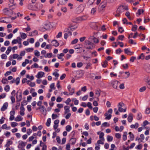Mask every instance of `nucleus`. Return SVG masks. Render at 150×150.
<instances>
[{
  "instance_id": "nucleus-32",
  "label": "nucleus",
  "mask_w": 150,
  "mask_h": 150,
  "mask_svg": "<svg viewBox=\"0 0 150 150\" xmlns=\"http://www.w3.org/2000/svg\"><path fill=\"white\" fill-rule=\"evenodd\" d=\"M146 87L145 86H144L143 87L141 88L139 90V91L140 92H142L144 91L146 89Z\"/></svg>"
},
{
  "instance_id": "nucleus-25",
  "label": "nucleus",
  "mask_w": 150,
  "mask_h": 150,
  "mask_svg": "<svg viewBox=\"0 0 150 150\" xmlns=\"http://www.w3.org/2000/svg\"><path fill=\"white\" fill-rule=\"evenodd\" d=\"M11 49L12 48L10 46H9L8 47L7 50L6 52V53L8 55L9 54V53L11 50Z\"/></svg>"
},
{
  "instance_id": "nucleus-26",
  "label": "nucleus",
  "mask_w": 150,
  "mask_h": 150,
  "mask_svg": "<svg viewBox=\"0 0 150 150\" xmlns=\"http://www.w3.org/2000/svg\"><path fill=\"white\" fill-rule=\"evenodd\" d=\"M104 144V141L102 139H100L98 140L97 142V144H96L95 145H97V144H98V145L99 144Z\"/></svg>"
},
{
  "instance_id": "nucleus-11",
  "label": "nucleus",
  "mask_w": 150,
  "mask_h": 150,
  "mask_svg": "<svg viewBox=\"0 0 150 150\" xmlns=\"http://www.w3.org/2000/svg\"><path fill=\"white\" fill-rule=\"evenodd\" d=\"M44 74V72L42 71L39 72L37 75L36 77L37 78L39 79L42 78Z\"/></svg>"
},
{
  "instance_id": "nucleus-48",
  "label": "nucleus",
  "mask_w": 150,
  "mask_h": 150,
  "mask_svg": "<svg viewBox=\"0 0 150 150\" xmlns=\"http://www.w3.org/2000/svg\"><path fill=\"white\" fill-rule=\"evenodd\" d=\"M116 53L117 54H120L122 52V51L121 50L120 48H119L116 50Z\"/></svg>"
},
{
  "instance_id": "nucleus-22",
  "label": "nucleus",
  "mask_w": 150,
  "mask_h": 150,
  "mask_svg": "<svg viewBox=\"0 0 150 150\" xmlns=\"http://www.w3.org/2000/svg\"><path fill=\"white\" fill-rule=\"evenodd\" d=\"M83 45L81 44H78L74 46V48L76 49H79L82 47Z\"/></svg>"
},
{
  "instance_id": "nucleus-23",
  "label": "nucleus",
  "mask_w": 150,
  "mask_h": 150,
  "mask_svg": "<svg viewBox=\"0 0 150 150\" xmlns=\"http://www.w3.org/2000/svg\"><path fill=\"white\" fill-rule=\"evenodd\" d=\"M105 116H106L105 117L106 119L110 120L111 117L112 115L111 114H109L108 115L107 113L105 114Z\"/></svg>"
},
{
  "instance_id": "nucleus-19",
  "label": "nucleus",
  "mask_w": 150,
  "mask_h": 150,
  "mask_svg": "<svg viewBox=\"0 0 150 150\" xmlns=\"http://www.w3.org/2000/svg\"><path fill=\"white\" fill-rule=\"evenodd\" d=\"M22 120V118L20 115H18L15 118V120L16 121L18 122L21 121Z\"/></svg>"
},
{
  "instance_id": "nucleus-1",
  "label": "nucleus",
  "mask_w": 150,
  "mask_h": 150,
  "mask_svg": "<svg viewBox=\"0 0 150 150\" xmlns=\"http://www.w3.org/2000/svg\"><path fill=\"white\" fill-rule=\"evenodd\" d=\"M128 8L127 6L126 5L120 6L117 9L116 13H120L124 12L125 11L127 10Z\"/></svg>"
},
{
  "instance_id": "nucleus-38",
  "label": "nucleus",
  "mask_w": 150,
  "mask_h": 150,
  "mask_svg": "<svg viewBox=\"0 0 150 150\" xmlns=\"http://www.w3.org/2000/svg\"><path fill=\"white\" fill-rule=\"evenodd\" d=\"M78 41V40L77 38H76L71 41V43L72 45L74 44L77 43Z\"/></svg>"
},
{
  "instance_id": "nucleus-47",
  "label": "nucleus",
  "mask_w": 150,
  "mask_h": 150,
  "mask_svg": "<svg viewBox=\"0 0 150 150\" xmlns=\"http://www.w3.org/2000/svg\"><path fill=\"white\" fill-rule=\"evenodd\" d=\"M16 40H17L18 41L17 42L18 44H21L22 40L19 37H18L17 38Z\"/></svg>"
},
{
  "instance_id": "nucleus-13",
  "label": "nucleus",
  "mask_w": 150,
  "mask_h": 150,
  "mask_svg": "<svg viewBox=\"0 0 150 150\" xmlns=\"http://www.w3.org/2000/svg\"><path fill=\"white\" fill-rule=\"evenodd\" d=\"M77 27V26L76 25L72 26L70 27H69L67 28L68 30H70L71 31H73L76 29Z\"/></svg>"
},
{
  "instance_id": "nucleus-33",
  "label": "nucleus",
  "mask_w": 150,
  "mask_h": 150,
  "mask_svg": "<svg viewBox=\"0 0 150 150\" xmlns=\"http://www.w3.org/2000/svg\"><path fill=\"white\" fill-rule=\"evenodd\" d=\"M125 52V54L128 55L131 54V52L128 49H125L124 50Z\"/></svg>"
},
{
  "instance_id": "nucleus-36",
  "label": "nucleus",
  "mask_w": 150,
  "mask_h": 150,
  "mask_svg": "<svg viewBox=\"0 0 150 150\" xmlns=\"http://www.w3.org/2000/svg\"><path fill=\"white\" fill-rule=\"evenodd\" d=\"M127 133L126 132H124V134L123 135V140L125 141L127 139Z\"/></svg>"
},
{
  "instance_id": "nucleus-28",
  "label": "nucleus",
  "mask_w": 150,
  "mask_h": 150,
  "mask_svg": "<svg viewBox=\"0 0 150 150\" xmlns=\"http://www.w3.org/2000/svg\"><path fill=\"white\" fill-rule=\"evenodd\" d=\"M108 65V62L106 60L104 61L103 63L102 64V67L104 68L106 67Z\"/></svg>"
},
{
  "instance_id": "nucleus-35",
  "label": "nucleus",
  "mask_w": 150,
  "mask_h": 150,
  "mask_svg": "<svg viewBox=\"0 0 150 150\" xmlns=\"http://www.w3.org/2000/svg\"><path fill=\"white\" fill-rule=\"evenodd\" d=\"M144 57V55L143 53H142L141 55L139 56L138 58L137 59H143Z\"/></svg>"
},
{
  "instance_id": "nucleus-8",
  "label": "nucleus",
  "mask_w": 150,
  "mask_h": 150,
  "mask_svg": "<svg viewBox=\"0 0 150 150\" xmlns=\"http://www.w3.org/2000/svg\"><path fill=\"white\" fill-rule=\"evenodd\" d=\"M51 45L55 47H57L59 45V44L57 40H53L51 42Z\"/></svg>"
},
{
  "instance_id": "nucleus-46",
  "label": "nucleus",
  "mask_w": 150,
  "mask_h": 150,
  "mask_svg": "<svg viewBox=\"0 0 150 150\" xmlns=\"http://www.w3.org/2000/svg\"><path fill=\"white\" fill-rule=\"evenodd\" d=\"M118 32H120L121 33H122L124 31V29H123L122 27H120L118 28Z\"/></svg>"
},
{
  "instance_id": "nucleus-39",
  "label": "nucleus",
  "mask_w": 150,
  "mask_h": 150,
  "mask_svg": "<svg viewBox=\"0 0 150 150\" xmlns=\"http://www.w3.org/2000/svg\"><path fill=\"white\" fill-rule=\"evenodd\" d=\"M125 75H124V78H128L130 74L129 72H125L124 73Z\"/></svg>"
},
{
  "instance_id": "nucleus-14",
  "label": "nucleus",
  "mask_w": 150,
  "mask_h": 150,
  "mask_svg": "<svg viewBox=\"0 0 150 150\" xmlns=\"http://www.w3.org/2000/svg\"><path fill=\"white\" fill-rule=\"evenodd\" d=\"M26 144V142H24L23 141L21 142L19 144L18 147H24Z\"/></svg>"
},
{
  "instance_id": "nucleus-61",
  "label": "nucleus",
  "mask_w": 150,
  "mask_h": 150,
  "mask_svg": "<svg viewBox=\"0 0 150 150\" xmlns=\"http://www.w3.org/2000/svg\"><path fill=\"white\" fill-rule=\"evenodd\" d=\"M71 115V113H68L65 116V118L66 119H69Z\"/></svg>"
},
{
  "instance_id": "nucleus-62",
  "label": "nucleus",
  "mask_w": 150,
  "mask_h": 150,
  "mask_svg": "<svg viewBox=\"0 0 150 150\" xmlns=\"http://www.w3.org/2000/svg\"><path fill=\"white\" fill-rule=\"evenodd\" d=\"M57 117V115L55 114H53L52 115V117L53 119H55Z\"/></svg>"
},
{
  "instance_id": "nucleus-6",
  "label": "nucleus",
  "mask_w": 150,
  "mask_h": 150,
  "mask_svg": "<svg viewBox=\"0 0 150 150\" xmlns=\"http://www.w3.org/2000/svg\"><path fill=\"white\" fill-rule=\"evenodd\" d=\"M40 109V112L44 115H45L46 114V110L45 107L42 106L39 107L37 109V110Z\"/></svg>"
},
{
  "instance_id": "nucleus-56",
  "label": "nucleus",
  "mask_w": 150,
  "mask_h": 150,
  "mask_svg": "<svg viewBox=\"0 0 150 150\" xmlns=\"http://www.w3.org/2000/svg\"><path fill=\"white\" fill-rule=\"evenodd\" d=\"M16 82V85H18L20 82V78L19 77H17L16 80H15Z\"/></svg>"
},
{
  "instance_id": "nucleus-50",
  "label": "nucleus",
  "mask_w": 150,
  "mask_h": 150,
  "mask_svg": "<svg viewBox=\"0 0 150 150\" xmlns=\"http://www.w3.org/2000/svg\"><path fill=\"white\" fill-rule=\"evenodd\" d=\"M53 75H54L56 78V79H57L58 77L59 76V74L57 73V72H54L53 73Z\"/></svg>"
},
{
  "instance_id": "nucleus-41",
  "label": "nucleus",
  "mask_w": 150,
  "mask_h": 150,
  "mask_svg": "<svg viewBox=\"0 0 150 150\" xmlns=\"http://www.w3.org/2000/svg\"><path fill=\"white\" fill-rule=\"evenodd\" d=\"M75 89L74 88H73L71 89H70V91H69L70 93H69V95H72L74 93Z\"/></svg>"
},
{
  "instance_id": "nucleus-29",
  "label": "nucleus",
  "mask_w": 150,
  "mask_h": 150,
  "mask_svg": "<svg viewBox=\"0 0 150 150\" xmlns=\"http://www.w3.org/2000/svg\"><path fill=\"white\" fill-rule=\"evenodd\" d=\"M93 41L94 43H97L99 42V40L96 37H94L93 38Z\"/></svg>"
},
{
  "instance_id": "nucleus-24",
  "label": "nucleus",
  "mask_w": 150,
  "mask_h": 150,
  "mask_svg": "<svg viewBox=\"0 0 150 150\" xmlns=\"http://www.w3.org/2000/svg\"><path fill=\"white\" fill-rule=\"evenodd\" d=\"M72 128L71 126L69 125H68L66 127V129L68 132H69L71 129Z\"/></svg>"
},
{
  "instance_id": "nucleus-31",
  "label": "nucleus",
  "mask_w": 150,
  "mask_h": 150,
  "mask_svg": "<svg viewBox=\"0 0 150 150\" xmlns=\"http://www.w3.org/2000/svg\"><path fill=\"white\" fill-rule=\"evenodd\" d=\"M87 18L86 17V16H83L82 17H80L78 18V19L80 20H85Z\"/></svg>"
},
{
  "instance_id": "nucleus-57",
  "label": "nucleus",
  "mask_w": 150,
  "mask_h": 150,
  "mask_svg": "<svg viewBox=\"0 0 150 150\" xmlns=\"http://www.w3.org/2000/svg\"><path fill=\"white\" fill-rule=\"evenodd\" d=\"M146 83L147 88L149 89H150V81L147 79L146 81Z\"/></svg>"
},
{
  "instance_id": "nucleus-42",
  "label": "nucleus",
  "mask_w": 150,
  "mask_h": 150,
  "mask_svg": "<svg viewBox=\"0 0 150 150\" xmlns=\"http://www.w3.org/2000/svg\"><path fill=\"white\" fill-rule=\"evenodd\" d=\"M18 124L17 122H13L11 123V125L12 127H15L17 126Z\"/></svg>"
},
{
  "instance_id": "nucleus-30",
  "label": "nucleus",
  "mask_w": 150,
  "mask_h": 150,
  "mask_svg": "<svg viewBox=\"0 0 150 150\" xmlns=\"http://www.w3.org/2000/svg\"><path fill=\"white\" fill-rule=\"evenodd\" d=\"M139 127V124L136 123L134 125H132V128H137Z\"/></svg>"
},
{
  "instance_id": "nucleus-45",
  "label": "nucleus",
  "mask_w": 150,
  "mask_h": 150,
  "mask_svg": "<svg viewBox=\"0 0 150 150\" xmlns=\"http://www.w3.org/2000/svg\"><path fill=\"white\" fill-rule=\"evenodd\" d=\"M35 55L37 57H38L40 56V54L37 50H35Z\"/></svg>"
},
{
  "instance_id": "nucleus-64",
  "label": "nucleus",
  "mask_w": 150,
  "mask_h": 150,
  "mask_svg": "<svg viewBox=\"0 0 150 150\" xmlns=\"http://www.w3.org/2000/svg\"><path fill=\"white\" fill-rule=\"evenodd\" d=\"M70 144L69 143L67 144L66 146V149L67 150H70Z\"/></svg>"
},
{
  "instance_id": "nucleus-4",
  "label": "nucleus",
  "mask_w": 150,
  "mask_h": 150,
  "mask_svg": "<svg viewBox=\"0 0 150 150\" xmlns=\"http://www.w3.org/2000/svg\"><path fill=\"white\" fill-rule=\"evenodd\" d=\"M110 83L112 86L114 88L118 89V85L120 84L119 82L117 80L112 81Z\"/></svg>"
},
{
  "instance_id": "nucleus-58",
  "label": "nucleus",
  "mask_w": 150,
  "mask_h": 150,
  "mask_svg": "<svg viewBox=\"0 0 150 150\" xmlns=\"http://www.w3.org/2000/svg\"><path fill=\"white\" fill-rule=\"evenodd\" d=\"M8 11L9 10L8 8H4L3 10V12L5 14H7L8 13Z\"/></svg>"
},
{
  "instance_id": "nucleus-49",
  "label": "nucleus",
  "mask_w": 150,
  "mask_h": 150,
  "mask_svg": "<svg viewBox=\"0 0 150 150\" xmlns=\"http://www.w3.org/2000/svg\"><path fill=\"white\" fill-rule=\"evenodd\" d=\"M142 118V115L141 113H138L137 114V120H140Z\"/></svg>"
},
{
  "instance_id": "nucleus-60",
  "label": "nucleus",
  "mask_w": 150,
  "mask_h": 150,
  "mask_svg": "<svg viewBox=\"0 0 150 150\" xmlns=\"http://www.w3.org/2000/svg\"><path fill=\"white\" fill-rule=\"evenodd\" d=\"M66 76V75L65 74H63L62 75H61L60 77V79L61 80H62L64 79Z\"/></svg>"
},
{
  "instance_id": "nucleus-2",
  "label": "nucleus",
  "mask_w": 150,
  "mask_h": 150,
  "mask_svg": "<svg viewBox=\"0 0 150 150\" xmlns=\"http://www.w3.org/2000/svg\"><path fill=\"white\" fill-rule=\"evenodd\" d=\"M86 48V49L92 50L93 48V44L89 40H86L85 41Z\"/></svg>"
},
{
  "instance_id": "nucleus-40",
  "label": "nucleus",
  "mask_w": 150,
  "mask_h": 150,
  "mask_svg": "<svg viewBox=\"0 0 150 150\" xmlns=\"http://www.w3.org/2000/svg\"><path fill=\"white\" fill-rule=\"evenodd\" d=\"M96 95H97L98 96H99L100 95V90L99 89H97L96 91L95 92Z\"/></svg>"
},
{
  "instance_id": "nucleus-37",
  "label": "nucleus",
  "mask_w": 150,
  "mask_h": 150,
  "mask_svg": "<svg viewBox=\"0 0 150 150\" xmlns=\"http://www.w3.org/2000/svg\"><path fill=\"white\" fill-rule=\"evenodd\" d=\"M142 147V144H139L135 147V148L137 149L140 150Z\"/></svg>"
},
{
  "instance_id": "nucleus-7",
  "label": "nucleus",
  "mask_w": 150,
  "mask_h": 150,
  "mask_svg": "<svg viewBox=\"0 0 150 150\" xmlns=\"http://www.w3.org/2000/svg\"><path fill=\"white\" fill-rule=\"evenodd\" d=\"M8 106V103L7 102H6L4 103L2 107L1 108V111H4L6 110Z\"/></svg>"
},
{
  "instance_id": "nucleus-51",
  "label": "nucleus",
  "mask_w": 150,
  "mask_h": 150,
  "mask_svg": "<svg viewBox=\"0 0 150 150\" xmlns=\"http://www.w3.org/2000/svg\"><path fill=\"white\" fill-rule=\"evenodd\" d=\"M38 64L37 63H35L34 64L32 65L31 66V68H38Z\"/></svg>"
},
{
  "instance_id": "nucleus-20",
  "label": "nucleus",
  "mask_w": 150,
  "mask_h": 150,
  "mask_svg": "<svg viewBox=\"0 0 150 150\" xmlns=\"http://www.w3.org/2000/svg\"><path fill=\"white\" fill-rule=\"evenodd\" d=\"M51 122V119L50 118H48L47 120V122L46 123V125L47 127H49L50 125Z\"/></svg>"
},
{
  "instance_id": "nucleus-5",
  "label": "nucleus",
  "mask_w": 150,
  "mask_h": 150,
  "mask_svg": "<svg viewBox=\"0 0 150 150\" xmlns=\"http://www.w3.org/2000/svg\"><path fill=\"white\" fill-rule=\"evenodd\" d=\"M84 9V7L83 4L80 5L76 9L77 13H79L83 11Z\"/></svg>"
},
{
  "instance_id": "nucleus-16",
  "label": "nucleus",
  "mask_w": 150,
  "mask_h": 150,
  "mask_svg": "<svg viewBox=\"0 0 150 150\" xmlns=\"http://www.w3.org/2000/svg\"><path fill=\"white\" fill-rule=\"evenodd\" d=\"M12 144V142L9 140H7V143L5 145L6 147H8L10 145Z\"/></svg>"
},
{
  "instance_id": "nucleus-54",
  "label": "nucleus",
  "mask_w": 150,
  "mask_h": 150,
  "mask_svg": "<svg viewBox=\"0 0 150 150\" xmlns=\"http://www.w3.org/2000/svg\"><path fill=\"white\" fill-rule=\"evenodd\" d=\"M1 57L2 59H6L7 58V56L5 54H3L1 55Z\"/></svg>"
},
{
  "instance_id": "nucleus-27",
  "label": "nucleus",
  "mask_w": 150,
  "mask_h": 150,
  "mask_svg": "<svg viewBox=\"0 0 150 150\" xmlns=\"http://www.w3.org/2000/svg\"><path fill=\"white\" fill-rule=\"evenodd\" d=\"M107 141L108 142H111L113 140V137L110 136H107Z\"/></svg>"
},
{
  "instance_id": "nucleus-59",
  "label": "nucleus",
  "mask_w": 150,
  "mask_h": 150,
  "mask_svg": "<svg viewBox=\"0 0 150 150\" xmlns=\"http://www.w3.org/2000/svg\"><path fill=\"white\" fill-rule=\"evenodd\" d=\"M91 65V64L90 63H88L87 64L86 67L85 68L86 69H89Z\"/></svg>"
},
{
  "instance_id": "nucleus-3",
  "label": "nucleus",
  "mask_w": 150,
  "mask_h": 150,
  "mask_svg": "<svg viewBox=\"0 0 150 150\" xmlns=\"http://www.w3.org/2000/svg\"><path fill=\"white\" fill-rule=\"evenodd\" d=\"M118 110L121 112H125L126 111V109L125 108V104L123 103H120L118 105Z\"/></svg>"
},
{
  "instance_id": "nucleus-53",
  "label": "nucleus",
  "mask_w": 150,
  "mask_h": 150,
  "mask_svg": "<svg viewBox=\"0 0 150 150\" xmlns=\"http://www.w3.org/2000/svg\"><path fill=\"white\" fill-rule=\"evenodd\" d=\"M125 15L127 17V18L129 19H131V17L130 16V13L129 12L127 11L126 12L125 14Z\"/></svg>"
},
{
  "instance_id": "nucleus-9",
  "label": "nucleus",
  "mask_w": 150,
  "mask_h": 150,
  "mask_svg": "<svg viewBox=\"0 0 150 150\" xmlns=\"http://www.w3.org/2000/svg\"><path fill=\"white\" fill-rule=\"evenodd\" d=\"M18 94H18L17 96H16L17 101L20 102L22 99V93L21 92H19Z\"/></svg>"
},
{
  "instance_id": "nucleus-63",
  "label": "nucleus",
  "mask_w": 150,
  "mask_h": 150,
  "mask_svg": "<svg viewBox=\"0 0 150 150\" xmlns=\"http://www.w3.org/2000/svg\"><path fill=\"white\" fill-rule=\"evenodd\" d=\"M62 32H59L58 34L56 36V37L57 38H60L62 36Z\"/></svg>"
},
{
  "instance_id": "nucleus-12",
  "label": "nucleus",
  "mask_w": 150,
  "mask_h": 150,
  "mask_svg": "<svg viewBox=\"0 0 150 150\" xmlns=\"http://www.w3.org/2000/svg\"><path fill=\"white\" fill-rule=\"evenodd\" d=\"M69 108V107L68 105H66L64 107V109L65 110L64 113L65 114H66L70 112Z\"/></svg>"
},
{
  "instance_id": "nucleus-15",
  "label": "nucleus",
  "mask_w": 150,
  "mask_h": 150,
  "mask_svg": "<svg viewBox=\"0 0 150 150\" xmlns=\"http://www.w3.org/2000/svg\"><path fill=\"white\" fill-rule=\"evenodd\" d=\"M76 141V139L74 138H71L70 140V142L72 145L75 144Z\"/></svg>"
},
{
  "instance_id": "nucleus-18",
  "label": "nucleus",
  "mask_w": 150,
  "mask_h": 150,
  "mask_svg": "<svg viewBox=\"0 0 150 150\" xmlns=\"http://www.w3.org/2000/svg\"><path fill=\"white\" fill-rule=\"evenodd\" d=\"M1 82L4 84H7L8 83V81L7 80L6 78H3L2 79Z\"/></svg>"
},
{
  "instance_id": "nucleus-43",
  "label": "nucleus",
  "mask_w": 150,
  "mask_h": 150,
  "mask_svg": "<svg viewBox=\"0 0 150 150\" xmlns=\"http://www.w3.org/2000/svg\"><path fill=\"white\" fill-rule=\"evenodd\" d=\"M137 25H134L132 27V31H135L137 29Z\"/></svg>"
},
{
  "instance_id": "nucleus-44",
  "label": "nucleus",
  "mask_w": 150,
  "mask_h": 150,
  "mask_svg": "<svg viewBox=\"0 0 150 150\" xmlns=\"http://www.w3.org/2000/svg\"><path fill=\"white\" fill-rule=\"evenodd\" d=\"M52 55V53H48L47 54L46 56H45V58H47V57H48L49 58H50L51 57Z\"/></svg>"
},
{
  "instance_id": "nucleus-10",
  "label": "nucleus",
  "mask_w": 150,
  "mask_h": 150,
  "mask_svg": "<svg viewBox=\"0 0 150 150\" xmlns=\"http://www.w3.org/2000/svg\"><path fill=\"white\" fill-rule=\"evenodd\" d=\"M20 114L22 116H23L24 115V111L25 108L23 106V105L21 106L20 108Z\"/></svg>"
},
{
  "instance_id": "nucleus-55",
  "label": "nucleus",
  "mask_w": 150,
  "mask_h": 150,
  "mask_svg": "<svg viewBox=\"0 0 150 150\" xmlns=\"http://www.w3.org/2000/svg\"><path fill=\"white\" fill-rule=\"evenodd\" d=\"M124 38V36L123 35H121L118 37V39L121 40H122Z\"/></svg>"
},
{
  "instance_id": "nucleus-52",
  "label": "nucleus",
  "mask_w": 150,
  "mask_h": 150,
  "mask_svg": "<svg viewBox=\"0 0 150 150\" xmlns=\"http://www.w3.org/2000/svg\"><path fill=\"white\" fill-rule=\"evenodd\" d=\"M87 106L90 109H92V106L91 103L90 102H88L87 103Z\"/></svg>"
},
{
  "instance_id": "nucleus-34",
  "label": "nucleus",
  "mask_w": 150,
  "mask_h": 150,
  "mask_svg": "<svg viewBox=\"0 0 150 150\" xmlns=\"http://www.w3.org/2000/svg\"><path fill=\"white\" fill-rule=\"evenodd\" d=\"M10 89L9 86L8 85H6L4 87V90L6 92H8Z\"/></svg>"
},
{
  "instance_id": "nucleus-17",
  "label": "nucleus",
  "mask_w": 150,
  "mask_h": 150,
  "mask_svg": "<svg viewBox=\"0 0 150 150\" xmlns=\"http://www.w3.org/2000/svg\"><path fill=\"white\" fill-rule=\"evenodd\" d=\"M104 135V133L103 132H101L99 136L100 139L102 140L103 141H104L105 140L104 138L103 137Z\"/></svg>"
},
{
  "instance_id": "nucleus-21",
  "label": "nucleus",
  "mask_w": 150,
  "mask_h": 150,
  "mask_svg": "<svg viewBox=\"0 0 150 150\" xmlns=\"http://www.w3.org/2000/svg\"><path fill=\"white\" fill-rule=\"evenodd\" d=\"M21 36V38L23 39H25L27 37L26 35L24 33H20Z\"/></svg>"
}]
</instances>
